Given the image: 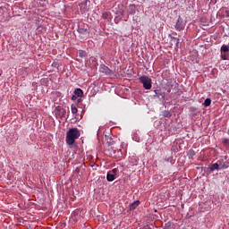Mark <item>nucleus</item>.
<instances>
[{"label":"nucleus","instance_id":"nucleus-1","mask_svg":"<svg viewBox=\"0 0 229 229\" xmlns=\"http://www.w3.org/2000/svg\"><path fill=\"white\" fill-rule=\"evenodd\" d=\"M80 131L78 128H72L66 132V144L72 146L76 142V139H80Z\"/></svg>","mask_w":229,"mask_h":229},{"label":"nucleus","instance_id":"nucleus-2","mask_svg":"<svg viewBox=\"0 0 229 229\" xmlns=\"http://www.w3.org/2000/svg\"><path fill=\"white\" fill-rule=\"evenodd\" d=\"M140 83H142L143 88L146 90H151V88L153 87L152 82H151V78H149L148 76H146V75H142L140 78Z\"/></svg>","mask_w":229,"mask_h":229},{"label":"nucleus","instance_id":"nucleus-3","mask_svg":"<svg viewBox=\"0 0 229 229\" xmlns=\"http://www.w3.org/2000/svg\"><path fill=\"white\" fill-rule=\"evenodd\" d=\"M222 60H228L229 46L223 45L220 48Z\"/></svg>","mask_w":229,"mask_h":229},{"label":"nucleus","instance_id":"nucleus-4","mask_svg":"<svg viewBox=\"0 0 229 229\" xmlns=\"http://www.w3.org/2000/svg\"><path fill=\"white\" fill-rule=\"evenodd\" d=\"M185 22L182 17H179L176 23H175V30L177 31H182V30H185Z\"/></svg>","mask_w":229,"mask_h":229},{"label":"nucleus","instance_id":"nucleus-5","mask_svg":"<svg viewBox=\"0 0 229 229\" xmlns=\"http://www.w3.org/2000/svg\"><path fill=\"white\" fill-rule=\"evenodd\" d=\"M115 174H117V168L109 171L106 175L107 182H114L115 180Z\"/></svg>","mask_w":229,"mask_h":229},{"label":"nucleus","instance_id":"nucleus-6","mask_svg":"<svg viewBox=\"0 0 229 229\" xmlns=\"http://www.w3.org/2000/svg\"><path fill=\"white\" fill-rule=\"evenodd\" d=\"M155 92V95H154V98H158L159 99H165V92H162L161 89H156L154 90Z\"/></svg>","mask_w":229,"mask_h":229},{"label":"nucleus","instance_id":"nucleus-7","mask_svg":"<svg viewBox=\"0 0 229 229\" xmlns=\"http://www.w3.org/2000/svg\"><path fill=\"white\" fill-rule=\"evenodd\" d=\"M100 72H105V74H108L110 72V68L103 64L100 66Z\"/></svg>","mask_w":229,"mask_h":229},{"label":"nucleus","instance_id":"nucleus-8","mask_svg":"<svg viewBox=\"0 0 229 229\" xmlns=\"http://www.w3.org/2000/svg\"><path fill=\"white\" fill-rule=\"evenodd\" d=\"M137 7H135V4H130L128 12L131 15H135V10Z\"/></svg>","mask_w":229,"mask_h":229},{"label":"nucleus","instance_id":"nucleus-9","mask_svg":"<svg viewBox=\"0 0 229 229\" xmlns=\"http://www.w3.org/2000/svg\"><path fill=\"white\" fill-rule=\"evenodd\" d=\"M77 31L80 35H89V30L85 28H79Z\"/></svg>","mask_w":229,"mask_h":229},{"label":"nucleus","instance_id":"nucleus-10","mask_svg":"<svg viewBox=\"0 0 229 229\" xmlns=\"http://www.w3.org/2000/svg\"><path fill=\"white\" fill-rule=\"evenodd\" d=\"M74 94L78 98H81L83 96V90H81V89H80V88H77L74 89Z\"/></svg>","mask_w":229,"mask_h":229},{"label":"nucleus","instance_id":"nucleus-11","mask_svg":"<svg viewBox=\"0 0 229 229\" xmlns=\"http://www.w3.org/2000/svg\"><path fill=\"white\" fill-rule=\"evenodd\" d=\"M140 204V201L136 200V201H134V202L131 205V208H132V210H134V208H137V207H139Z\"/></svg>","mask_w":229,"mask_h":229},{"label":"nucleus","instance_id":"nucleus-12","mask_svg":"<svg viewBox=\"0 0 229 229\" xmlns=\"http://www.w3.org/2000/svg\"><path fill=\"white\" fill-rule=\"evenodd\" d=\"M172 42H175L176 47H178V46H180V38L172 37Z\"/></svg>","mask_w":229,"mask_h":229},{"label":"nucleus","instance_id":"nucleus-13","mask_svg":"<svg viewBox=\"0 0 229 229\" xmlns=\"http://www.w3.org/2000/svg\"><path fill=\"white\" fill-rule=\"evenodd\" d=\"M210 169H211V171H216V170L219 169V164L215 163V164L211 165Z\"/></svg>","mask_w":229,"mask_h":229},{"label":"nucleus","instance_id":"nucleus-14","mask_svg":"<svg viewBox=\"0 0 229 229\" xmlns=\"http://www.w3.org/2000/svg\"><path fill=\"white\" fill-rule=\"evenodd\" d=\"M195 156H196V152L192 149H190L188 152L189 158H192V157H195Z\"/></svg>","mask_w":229,"mask_h":229},{"label":"nucleus","instance_id":"nucleus-15","mask_svg":"<svg viewBox=\"0 0 229 229\" xmlns=\"http://www.w3.org/2000/svg\"><path fill=\"white\" fill-rule=\"evenodd\" d=\"M211 103H212V100L210 98H206L204 101V106H210Z\"/></svg>","mask_w":229,"mask_h":229},{"label":"nucleus","instance_id":"nucleus-16","mask_svg":"<svg viewBox=\"0 0 229 229\" xmlns=\"http://www.w3.org/2000/svg\"><path fill=\"white\" fill-rule=\"evenodd\" d=\"M79 56H81V58H83L84 56H87V52H85L83 50H80L79 51Z\"/></svg>","mask_w":229,"mask_h":229},{"label":"nucleus","instance_id":"nucleus-17","mask_svg":"<svg viewBox=\"0 0 229 229\" xmlns=\"http://www.w3.org/2000/svg\"><path fill=\"white\" fill-rule=\"evenodd\" d=\"M163 117H171V113L169 111H164L163 112Z\"/></svg>","mask_w":229,"mask_h":229},{"label":"nucleus","instance_id":"nucleus-18","mask_svg":"<svg viewBox=\"0 0 229 229\" xmlns=\"http://www.w3.org/2000/svg\"><path fill=\"white\" fill-rule=\"evenodd\" d=\"M72 114H78V107L72 106Z\"/></svg>","mask_w":229,"mask_h":229},{"label":"nucleus","instance_id":"nucleus-19","mask_svg":"<svg viewBox=\"0 0 229 229\" xmlns=\"http://www.w3.org/2000/svg\"><path fill=\"white\" fill-rule=\"evenodd\" d=\"M165 229H173V227H171V223H166L165 225Z\"/></svg>","mask_w":229,"mask_h":229},{"label":"nucleus","instance_id":"nucleus-20","mask_svg":"<svg viewBox=\"0 0 229 229\" xmlns=\"http://www.w3.org/2000/svg\"><path fill=\"white\" fill-rule=\"evenodd\" d=\"M166 162H173V157H169L165 159Z\"/></svg>","mask_w":229,"mask_h":229},{"label":"nucleus","instance_id":"nucleus-21","mask_svg":"<svg viewBox=\"0 0 229 229\" xmlns=\"http://www.w3.org/2000/svg\"><path fill=\"white\" fill-rule=\"evenodd\" d=\"M75 173H77V174H80V168H79V167H77V168L75 169Z\"/></svg>","mask_w":229,"mask_h":229},{"label":"nucleus","instance_id":"nucleus-22","mask_svg":"<svg viewBox=\"0 0 229 229\" xmlns=\"http://www.w3.org/2000/svg\"><path fill=\"white\" fill-rule=\"evenodd\" d=\"M228 142H229L228 139L224 140V144H228Z\"/></svg>","mask_w":229,"mask_h":229},{"label":"nucleus","instance_id":"nucleus-23","mask_svg":"<svg viewBox=\"0 0 229 229\" xmlns=\"http://www.w3.org/2000/svg\"><path fill=\"white\" fill-rule=\"evenodd\" d=\"M226 17H229V11H225Z\"/></svg>","mask_w":229,"mask_h":229},{"label":"nucleus","instance_id":"nucleus-24","mask_svg":"<svg viewBox=\"0 0 229 229\" xmlns=\"http://www.w3.org/2000/svg\"><path fill=\"white\" fill-rule=\"evenodd\" d=\"M72 99H76V96H73V97L72 98Z\"/></svg>","mask_w":229,"mask_h":229},{"label":"nucleus","instance_id":"nucleus-25","mask_svg":"<svg viewBox=\"0 0 229 229\" xmlns=\"http://www.w3.org/2000/svg\"><path fill=\"white\" fill-rule=\"evenodd\" d=\"M0 76H1V73H0Z\"/></svg>","mask_w":229,"mask_h":229}]
</instances>
